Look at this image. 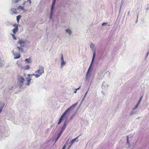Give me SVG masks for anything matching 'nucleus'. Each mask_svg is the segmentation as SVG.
I'll use <instances>...</instances> for the list:
<instances>
[{"label":"nucleus","mask_w":149,"mask_h":149,"mask_svg":"<svg viewBox=\"0 0 149 149\" xmlns=\"http://www.w3.org/2000/svg\"><path fill=\"white\" fill-rule=\"evenodd\" d=\"M105 49L104 48H102L100 49L99 51V54L101 56V59H104L106 58L107 56V52H105Z\"/></svg>","instance_id":"4"},{"label":"nucleus","mask_w":149,"mask_h":149,"mask_svg":"<svg viewBox=\"0 0 149 149\" xmlns=\"http://www.w3.org/2000/svg\"><path fill=\"white\" fill-rule=\"evenodd\" d=\"M130 11H129V12H128V13H127V15H130Z\"/></svg>","instance_id":"50"},{"label":"nucleus","mask_w":149,"mask_h":149,"mask_svg":"<svg viewBox=\"0 0 149 149\" xmlns=\"http://www.w3.org/2000/svg\"><path fill=\"white\" fill-rule=\"evenodd\" d=\"M80 87H81V86H80L79 88H77V89H76V90H79V89L80 88Z\"/></svg>","instance_id":"48"},{"label":"nucleus","mask_w":149,"mask_h":149,"mask_svg":"<svg viewBox=\"0 0 149 149\" xmlns=\"http://www.w3.org/2000/svg\"><path fill=\"white\" fill-rule=\"evenodd\" d=\"M21 16L20 15H18L16 17L18 23L19 22L20 19L21 18Z\"/></svg>","instance_id":"24"},{"label":"nucleus","mask_w":149,"mask_h":149,"mask_svg":"<svg viewBox=\"0 0 149 149\" xmlns=\"http://www.w3.org/2000/svg\"><path fill=\"white\" fill-rule=\"evenodd\" d=\"M1 59L0 58V62H1Z\"/></svg>","instance_id":"54"},{"label":"nucleus","mask_w":149,"mask_h":149,"mask_svg":"<svg viewBox=\"0 0 149 149\" xmlns=\"http://www.w3.org/2000/svg\"><path fill=\"white\" fill-rule=\"evenodd\" d=\"M4 91H6V89H5L4 90Z\"/></svg>","instance_id":"55"},{"label":"nucleus","mask_w":149,"mask_h":149,"mask_svg":"<svg viewBox=\"0 0 149 149\" xmlns=\"http://www.w3.org/2000/svg\"><path fill=\"white\" fill-rule=\"evenodd\" d=\"M26 1H24V3H23V4L24 5V4H25L26 3Z\"/></svg>","instance_id":"52"},{"label":"nucleus","mask_w":149,"mask_h":149,"mask_svg":"<svg viewBox=\"0 0 149 149\" xmlns=\"http://www.w3.org/2000/svg\"><path fill=\"white\" fill-rule=\"evenodd\" d=\"M93 68V67L92 66L90 65V66L88 69L87 72L86 74L85 79L86 80L88 81H89L90 80Z\"/></svg>","instance_id":"2"},{"label":"nucleus","mask_w":149,"mask_h":149,"mask_svg":"<svg viewBox=\"0 0 149 149\" xmlns=\"http://www.w3.org/2000/svg\"><path fill=\"white\" fill-rule=\"evenodd\" d=\"M89 88H88V90H87V91H86V93H85V94L84 95V97H86V95H87V93H88V90H89Z\"/></svg>","instance_id":"36"},{"label":"nucleus","mask_w":149,"mask_h":149,"mask_svg":"<svg viewBox=\"0 0 149 149\" xmlns=\"http://www.w3.org/2000/svg\"><path fill=\"white\" fill-rule=\"evenodd\" d=\"M25 81L24 78L22 76L18 75L17 76V81L18 84V86L20 88H22L24 82Z\"/></svg>","instance_id":"3"},{"label":"nucleus","mask_w":149,"mask_h":149,"mask_svg":"<svg viewBox=\"0 0 149 149\" xmlns=\"http://www.w3.org/2000/svg\"><path fill=\"white\" fill-rule=\"evenodd\" d=\"M3 64L0 62V68H1L3 66Z\"/></svg>","instance_id":"40"},{"label":"nucleus","mask_w":149,"mask_h":149,"mask_svg":"<svg viewBox=\"0 0 149 149\" xmlns=\"http://www.w3.org/2000/svg\"><path fill=\"white\" fill-rule=\"evenodd\" d=\"M17 10L16 8H11L10 9L11 12L10 13V14L11 15H13L14 14H16L17 13Z\"/></svg>","instance_id":"12"},{"label":"nucleus","mask_w":149,"mask_h":149,"mask_svg":"<svg viewBox=\"0 0 149 149\" xmlns=\"http://www.w3.org/2000/svg\"><path fill=\"white\" fill-rule=\"evenodd\" d=\"M0 128H1L0 129V135H1L2 137H3L5 135L4 131L5 127L3 126H1Z\"/></svg>","instance_id":"11"},{"label":"nucleus","mask_w":149,"mask_h":149,"mask_svg":"<svg viewBox=\"0 0 149 149\" xmlns=\"http://www.w3.org/2000/svg\"><path fill=\"white\" fill-rule=\"evenodd\" d=\"M138 14L137 15V19L135 21L136 23H137L138 22Z\"/></svg>","instance_id":"37"},{"label":"nucleus","mask_w":149,"mask_h":149,"mask_svg":"<svg viewBox=\"0 0 149 149\" xmlns=\"http://www.w3.org/2000/svg\"><path fill=\"white\" fill-rule=\"evenodd\" d=\"M20 0H15L14 2L15 3H17Z\"/></svg>","instance_id":"45"},{"label":"nucleus","mask_w":149,"mask_h":149,"mask_svg":"<svg viewBox=\"0 0 149 149\" xmlns=\"http://www.w3.org/2000/svg\"><path fill=\"white\" fill-rule=\"evenodd\" d=\"M85 97H84H84L82 99L81 102V103H80V104H82V102H83V101L84 100V99L85 98Z\"/></svg>","instance_id":"39"},{"label":"nucleus","mask_w":149,"mask_h":149,"mask_svg":"<svg viewBox=\"0 0 149 149\" xmlns=\"http://www.w3.org/2000/svg\"><path fill=\"white\" fill-rule=\"evenodd\" d=\"M95 56H96V52H95V51H94L93 52V57H92L91 63V64L90 65H91L92 66H93V64L94 61Z\"/></svg>","instance_id":"14"},{"label":"nucleus","mask_w":149,"mask_h":149,"mask_svg":"<svg viewBox=\"0 0 149 149\" xmlns=\"http://www.w3.org/2000/svg\"><path fill=\"white\" fill-rule=\"evenodd\" d=\"M77 111V110H76V111L75 112V113H73L72 114V115L70 117V120H71L72 119L73 117H74V116L75 115Z\"/></svg>","instance_id":"25"},{"label":"nucleus","mask_w":149,"mask_h":149,"mask_svg":"<svg viewBox=\"0 0 149 149\" xmlns=\"http://www.w3.org/2000/svg\"><path fill=\"white\" fill-rule=\"evenodd\" d=\"M102 94H104V93H103L102 92Z\"/></svg>","instance_id":"58"},{"label":"nucleus","mask_w":149,"mask_h":149,"mask_svg":"<svg viewBox=\"0 0 149 149\" xmlns=\"http://www.w3.org/2000/svg\"><path fill=\"white\" fill-rule=\"evenodd\" d=\"M148 54H149V52H148L147 53V54H146V56H148Z\"/></svg>","instance_id":"51"},{"label":"nucleus","mask_w":149,"mask_h":149,"mask_svg":"<svg viewBox=\"0 0 149 149\" xmlns=\"http://www.w3.org/2000/svg\"><path fill=\"white\" fill-rule=\"evenodd\" d=\"M28 77H26V80L27 81L26 84L29 86L30 85V83L31 80V77L32 76H29L28 75Z\"/></svg>","instance_id":"10"},{"label":"nucleus","mask_w":149,"mask_h":149,"mask_svg":"<svg viewBox=\"0 0 149 149\" xmlns=\"http://www.w3.org/2000/svg\"><path fill=\"white\" fill-rule=\"evenodd\" d=\"M142 96H141L140 98L139 99V101H138V103H139V104H140V103L141 100H142Z\"/></svg>","instance_id":"32"},{"label":"nucleus","mask_w":149,"mask_h":149,"mask_svg":"<svg viewBox=\"0 0 149 149\" xmlns=\"http://www.w3.org/2000/svg\"><path fill=\"white\" fill-rule=\"evenodd\" d=\"M90 47L91 48L93 49L94 47V45L93 43H91L90 45Z\"/></svg>","instance_id":"28"},{"label":"nucleus","mask_w":149,"mask_h":149,"mask_svg":"<svg viewBox=\"0 0 149 149\" xmlns=\"http://www.w3.org/2000/svg\"><path fill=\"white\" fill-rule=\"evenodd\" d=\"M24 61H26V63H30L32 62V60L31 57H30L28 58H26Z\"/></svg>","instance_id":"16"},{"label":"nucleus","mask_w":149,"mask_h":149,"mask_svg":"<svg viewBox=\"0 0 149 149\" xmlns=\"http://www.w3.org/2000/svg\"><path fill=\"white\" fill-rule=\"evenodd\" d=\"M18 30V28H15L13 29V32L14 34H16Z\"/></svg>","instance_id":"21"},{"label":"nucleus","mask_w":149,"mask_h":149,"mask_svg":"<svg viewBox=\"0 0 149 149\" xmlns=\"http://www.w3.org/2000/svg\"><path fill=\"white\" fill-rule=\"evenodd\" d=\"M68 149H69V148H68Z\"/></svg>","instance_id":"59"},{"label":"nucleus","mask_w":149,"mask_h":149,"mask_svg":"<svg viewBox=\"0 0 149 149\" xmlns=\"http://www.w3.org/2000/svg\"><path fill=\"white\" fill-rule=\"evenodd\" d=\"M30 66L29 65H27L24 67V68L25 70H28L29 69Z\"/></svg>","instance_id":"26"},{"label":"nucleus","mask_w":149,"mask_h":149,"mask_svg":"<svg viewBox=\"0 0 149 149\" xmlns=\"http://www.w3.org/2000/svg\"><path fill=\"white\" fill-rule=\"evenodd\" d=\"M61 61H64V59H63V55L62 54L61 55Z\"/></svg>","instance_id":"34"},{"label":"nucleus","mask_w":149,"mask_h":149,"mask_svg":"<svg viewBox=\"0 0 149 149\" xmlns=\"http://www.w3.org/2000/svg\"><path fill=\"white\" fill-rule=\"evenodd\" d=\"M66 62L64 61H61V67H62L64 65H65L66 64Z\"/></svg>","instance_id":"23"},{"label":"nucleus","mask_w":149,"mask_h":149,"mask_svg":"<svg viewBox=\"0 0 149 149\" xmlns=\"http://www.w3.org/2000/svg\"><path fill=\"white\" fill-rule=\"evenodd\" d=\"M65 31L67 33H68L69 34L70 36H71L72 33V32L70 29H68L65 30Z\"/></svg>","instance_id":"19"},{"label":"nucleus","mask_w":149,"mask_h":149,"mask_svg":"<svg viewBox=\"0 0 149 149\" xmlns=\"http://www.w3.org/2000/svg\"><path fill=\"white\" fill-rule=\"evenodd\" d=\"M31 0H27V1L29 2L30 4H31Z\"/></svg>","instance_id":"46"},{"label":"nucleus","mask_w":149,"mask_h":149,"mask_svg":"<svg viewBox=\"0 0 149 149\" xmlns=\"http://www.w3.org/2000/svg\"><path fill=\"white\" fill-rule=\"evenodd\" d=\"M107 24V22H103L102 24V26H104L106 25Z\"/></svg>","instance_id":"35"},{"label":"nucleus","mask_w":149,"mask_h":149,"mask_svg":"<svg viewBox=\"0 0 149 149\" xmlns=\"http://www.w3.org/2000/svg\"><path fill=\"white\" fill-rule=\"evenodd\" d=\"M85 97H84H84L82 99L81 102V103H80V104H82V102H83V101L84 100V99L85 98Z\"/></svg>","instance_id":"38"},{"label":"nucleus","mask_w":149,"mask_h":149,"mask_svg":"<svg viewBox=\"0 0 149 149\" xmlns=\"http://www.w3.org/2000/svg\"><path fill=\"white\" fill-rule=\"evenodd\" d=\"M68 120V118L67 117L65 120L64 121V124L63 126L61 127V130L60 132L62 133L64 130H65L67 125V120Z\"/></svg>","instance_id":"7"},{"label":"nucleus","mask_w":149,"mask_h":149,"mask_svg":"<svg viewBox=\"0 0 149 149\" xmlns=\"http://www.w3.org/2000/svg\"><path fill=\"white\" fill-rule=\"evenodd\" d=\"M13 26L15 27V28H18V25L17 24L15 23L13 25Z\"/></svg>","instance_id":"31"},{"label":"nucleus","mask_w":149,"mask_h":149,"mask_svg":"<svg viewBox=\"0 0 149 149\" xmlns=\"http://www.w3.org/2000/svg\"><path fill=\"white\" fill-rule=\"evenodd\" d=\"M13 88H14L12 86V87H11L10 88H9V89L10 90H13Z\"/></svg>","instance_id":"41"},{"label":"nucleus","mask_w":149,"mask_h":149,"mask_svg":"<svg viewBox=\"0 0 149 149\" xmlns=\"http://www.w3.org/2000/svg\"><path fill=\"white\" fill-rule=\"evenodd\" d=\"M102 94H104V93H103L102 92Z\"/></svg>","instance_id":"57"},{"label":"nucleus","mask_w":149,"mask_h":149,"mask_svg":"<svg viewBox=\"0 0 149 149\" xmlns=\"http://www.w3.org/2000/svg\"><path fill=\"white\" fill-rule=\"evenodd\" d=\"M23 47H17V48L19 49V51H21V52H23V49L22 48Z\"/></svg>","instance_id":"22"},{"label":"nucleus","mask_w":149,"mask_h":149,"mask_svg":"<svg viewBox=\"0 0 149 149\" xmlns=\"http://www.w3.org/2000/svg\"><path fill=\"white\" fill-rule=\"evenodd\" d=\"M12 52L13 53V54L14 56H14V59H18L20 57V54H18L17 53H16V52H15V53L14 52L13 50Z\"/></svg>","instance_id":"13"},{"label":"nucleus","mask_w":149,"mask_h":149,"mask_svg":"<svg viewBox=\"0 0 149 149\" xmlns=\"http://www.w3.org/2000/svg\"><path fill=\"white\" fill-rule=\"evenodd\" d=\"M148 7L146 9V11H147L148 10Z\"/></svg>","instance_id":"53"},{"label":"nucleus","mask_w":149,"mask_h":149,"mask_svg":"<svg viewBox=\"0 0 149 149\" xmlns=\"http://www.w3.org/2000/svg\"><path fill=\"white\" fill-rule=\"evenodd\" d=\"M56 0H52V2L51 7V11L50 15V19L52 18L54 13V6L56 4Z\"/></svg>","instance_id":"5"},{"label":"nucleus","mask_w":149,"mask_h":149,"mask_svg":"<svg viewBox=\"0 0 149 149\" xmlns=\"http://www.w3.org/2000/svg\"><path fill=\"white\" fill-rule=\"evenodd\" d=\"M108 26H110V24H108L107 25Z\"/></svg>","instance_id":"56"},{"label":"nucleus","mask_w":149,"mask_h":149,"mask_svg":"<svg viewBox=\"0 0 149 149\" xmlns=\"http://www.w3.org/2000/svg\"><path fill=\"white\" fill-rule=\"evenodd\" d=\"M12 36L13 38L14 39H15V40H17V38H16V36H15V35H14V34H12Z\"/></svg>","instance_id":"33"},{"label":"nucleus","mask_w":149,"mask_h":149,"mask_svg":"<svg viewBox=\"0 0 149 149\" xmlns=\"http://www.w3.org/2000/svg\"><path fill=\"white\" fill-rule=\"evenodd\" d=\"M62 133L61 132H59L57 136L56 137L58 138V139H59Z\"/></svg>","instance_id":"27"},{"label":"nucleus","mask_w":149,"mask_h":149,"mask_svg":"<svg viewBox=\"0 0 149 149\" xmlns=\"http://www.w3.org/2000/svg\"><path fill=\"white\" fill-rule=\"evenodd\" d=\"M68 141H67L65 143V144L63 146H65V147H66V146L68 145Z\"/></svg>","instance_id":"42"},{"label":"nucleus","mask_w":149,"mask_h":149,"mask_svg":"<svg viewBox=\"0 0 149 149\" xmlns=\"http://www.w3.org/2000/svg\"><path fill=\"white\" fill-rule=\"evenodd\" d=\"M26 41H27L26 40H23L22 39L19 38V40L17 43L20 44L21 47H24V44L26 43Z\"/></svg>","instance_id":"6"},{"label":"nucleus","mask_w":149,"mask_h":149,"mask_svg":"<svg viewBox=\"0 0 149 149\" xmlns=\"http://www.w3.org/2000/svg\"><path fill=\"white\" fill-rule=\"evenodd\" d=\"M17 10H21L24 11V12H26L27 11V10L24 9L23 6H19L17 8Z\"/></svg>","instance_id":"17"},{"label":"nucleus","mask_w":149,"mask_h":149,"mask_svg":"<svg viewBox=\"0 0 149 149\" xmlns=\"http://www.w3.org/2000/svg\"><path fill=\"white\" fill-rule=\"evenodd\" d=\"M127 143L128 144H130V141L129 140V137L128 136H127Z\"/></svg>","instance_id":"30"},{"label":"nucleus","mask_w":149,"mask_h":149,"mask_svg":"<svg viewBox=\"0 0 149 149\" xmlns=\"http://www.w3.org/2000/svg\"><path fill=\"white\" fill-rule=\"evenodd\" d=\"M77 90L76 89L74 91V93H77Z\"/></svg>","instance_id":"49"},{"label":"nucleus","mask_w":149,"mask_h":149,"mask_svg":"<svg viewBox=\"0 0 149 149\" xmlns=\"http://www.w3.org/2000/svg\"><path fill=\"white\" fill-rule=\"evenodd\" d=\"M69 113L70 112L66 109L61 115L60 118L63 120V119L65 116Z\"/></svg>","instance_id":"15"},{"label":"nucleus","mask_w":149,"mask_h":149,"mask_svg":"<svg viewBox=\"0 0 149 149\" xmlns=\"http://www.w3.org/2000/svg\"><path fill=\"white\" fill-rule=\"evenodd\" d=\"M35 72L38 74H28V75L31 76H35L36 78L39 77L44 73V67L40 65L39 69L36 71Z\"/></svg>","instance_id":"1"},{"label":"nucleus","mask_w":149,"mask_h":149,"mask_svg":"<svg viewBox=\"0 0 149 149\" xmlns=\"http://www.w3.org/2000/svg\"><path fill=\"white\" fill-rule=\"evenodd\" d=\"M59 139H58V138L56 137L55 139V143Z\"/></svg>","instance_id":"43"},{"label":"nucleus","mask_w":149,"mask_h":149,"mask_svg":"<svg viewBox=\"0 0 149 149\" xmlns=\"http://www.w3.org/2000/svg\"><path fill=\"white\" fill-rule=\"evenodd\" d=\"M139 104H139V103H138V102L136 104V105L133 108V109H132L133 111L131 113V114H133L134 113V110H135V109H136L138 107Z\"/></svg>","instance_id":"20"},{"label":"nucleus","mask_w":149,"mask_h":149,"mask_svg":"<svg viewBox=\"0 0 149 149\" xmlns=\"http://www.w3.org/2000/svg\"><path fill=\"white\" fill-rule=\"evenodd\" d=\"M65 146H63L62 149H65Z\"/></svg>","instance_id":"47"},{"label":"nucleus","mask_w":149,"mask_h":149,"mask_svg":"<svg viewBox=\"0 0 149 149\" xmlns=\"http://www.w3.org/2000/svg\"><path fill=\"white\" fill-rule=\"evenodd\" d=\"M78 102H77L76 103L73 104L72 106H70L69 108H68L67 110L69 112L72 110V109L74 108L77 104Z\"/></svg>","instance_id":"9"},{"label":"nucleus","mask_w":149,"mask_h":149,"mask_svg":"<svg viewBox=\"0 0 149 149\" xmlns=\"http://www.w3.org/2000/svg\"><path fill=\"white\" fill-rule=\"evenodd\" d=\"M104 87L105 86L104 85V84L103 83L102 85V88H104Z\"/></svg>","instance_id":"44"},{"label":"nucleus","mask_w":149,"mask_h":149,"mask_svg":"<svg viewBox=\"0 0 149 149\" xmlns=\"http://www.w3.org/2000/svg\"><path fill=\"white\" fill-rule=\"evenodd\" d=\"M79 136H77V137L73 139H72L70 141V142L69 144V149H70L71 147L72 144L74 143L76 141H78V140H76L78 138Z\"/></svg>","instance_id":"8"},{"label":"nucleus","mask_w":149,"mask_h":149,"mask_svg":"<svg viewBox=\"0 0 149 149\" xmlns=\"http://www.w3.org/2000/svg\"><path fill=\"white\" fill-rule=\"evenodd\" d=\"M63 120L61 119V118H60L59 119V120L58 123V125H59L60 124H61V122H62V121H63Z\"/></svg>","instance_id":"29"},{"label":"nucleus","mask_w":149,"mask_h":149,"mask_svg":"<svg viewBox=\"0 0 149 149\" xmlns=\"http://www.w3.org/2000/svg\"><path fill=\"white\" fill-rule=\"evenodd\" d=\"M4 105V104L3 103L0 102V113L2 111Z\"/></svg>","instance_id":"18"}]
</instances>
